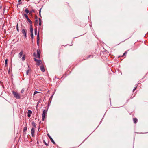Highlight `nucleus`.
<instances>
[{"label": "nucleus", "mask_w": 148, "mask_h": 148, "mask_svg": "<svg viewBox=\"0 0 148 148\" xmlns=\"http://www.w3.org/2000/svg\"><path fill=\"white\" fill-rule=\"evenodd\" d=\"M12 93L13 94L14 97L16 98L17 99H20L21 98L20 94L18 92H15L14 91H12Z\"/></svg>", "instance_id": "obj_1"}, {"label": "nucleus", "mask_w": 148, "mask_h": 148, "mask_svg": "<svg viewBox=\"0 0 148 148\" xmlns=\"http://www.w3.org/2000/svg\"><path fill=\"white\" fill-rule=\"evenodd\" d=\"M37 55H36V53H33V56L34 57H36V58H40V50L38 49L37 50Z\"/></svg>", "instance_id": "obj_2"}, {"label": "nucleus", "mask_w": 148, "mask_h": 148, "mask_svg": "<svg viewBox=\"0 0 148 148\" xmlns=\"http://www.w3.org/2000/svg\"><path fill=\"white\" fill-rule=\"evenodd\" d=\"M47 114V111L45 109L43 110V113L42 114V120L44 121V119L45 118V116H46Z\"/></svg>", "instance_id": "obj_3"}, {"label": "nucleus", "mask_w": 148, "mask_h": 148, "mask_svg": "<svg viewBox=\"0 0 148 148\" xmlns=\"http://www.w3.org/2000/svg\"><path fill=\"white\" fill-rule=\"evenodd\" d=\"M33 59L34 61L36 62V65L38 66L42 62V61L41 60H39L37 59H36V58H34Z\"/></svg>", "instance_id": "obj_4"}, {"label": "nucleus", "mask_w": 148, "mask_h": 148, "mask_svg": "<svg viewBox=\"0 0 148 148\" xmlns=\"http://www.w3.org/2000/svg\"><path fill=\"white\" fill-rule=\"evenodd\" d=\"M22 33L23 34V36L25 37L26 38L27 37L26 35V30L25 29H23L22 30Z\"/></svg>", "instance_id": "obj_5"}, {"label": "nucleus", "mask_w": 148, "mask_h": 148, "mask_svg": "<svg viewBox=\"0 0 148 148\" xmlns=\"http://www.w3.org/2000/svg\"><path fill=\"white\" fill-rule=\"evenodd\" d=\"M34 128L32 127L31 129V134L32 136V137H34Z\"/></svg>", "instance_id": "obj_6"}, {"label": "nucleus", "mask_w": 148, "mask_h": 148, "mask_svg": "<svg viewBox=\"0 0 148 148\" xmlns=\"http://www.w3.org/2000/svg\"><path fill=\"white\" fill-rule=\"evenodd\" d=\"M40 40V37H39V32L37 34V44L38 45L39 44V41Z\"/></svg>", "instance_id": "obj_7"}, {"label": "nucleus", "mask_w": 148, "mask_h": 148, "mask_svg": "<svg viewBox=\"0 0 148 148\" xmlns=\"http://www.w3.org/2000/svg\"><path fill=\"white\" fill-rule=\"evenodd\" d=\"M32 114V112L31 110H29L28 111L27 116L29 118L31 116Z\"/></svg>", "instance_id": "obj_8"}, {"label": "nucleus", "mask_w": 148, "mask_h": 148, "mask_svg": "<svg viewBox=\"0 0 148 148\" xmlns=\"http://www.w3.org/2000/svg\"><path fill=\"white\" fill-rule=\"evenodd\" d=\"M48 136L49 138H50V140L54 144H55V143L54 141V140H53L52 138H51V137L49 134H48Z\"/></svg>", "instance_id": "obj_9"}, {"label": "nucleus", "mask_w": 148, "mask_h": 148, "mask_svg": "<svg viewBox=\"0 0 148 148\" xmlns=\"http://www.w3.org/2000/svg\"><path fill=\"white\" fill-rule=\"evenodd\" d=\"M40 69L41 71H42L44 72L45 71V70L44 69V66L43 65H42L40 66Z\"/></svg>", "instance_id": "obj_10"}, {"label": "nucleus", "mask_w": 148, "mask_h": 148, "mask_svg": "<svg viewBox=\"0 0 148 148\" xmlns=\"http://www.w3.org/2000/svg\"><path fill=\"white\" fill-rule=\"evenodd\" d=\"M32 125V126L35 128L36 127V125L34 121H32L31 123Z\"/></svg>", "instance_id": "obj_11"}, {"label": "nucleus", "mask_w": 148, "mask_h": 148, "mask_svg": "<svg viewBox=\"0 0 148 148\" xmlns=\"http://www.w3.org/2000/svg\"><path fill=\"white\" fill-rule=\"evenodd\" d=\"M133 121L134 123L136 124L137 123L138 121V119L136 118H133Z\"/></svg>", "instance_id": "obj_12"}, {"label": "nucleus", "mask_w": 148, "mask_h": 148, "mask_svg": "<svg viewBox=\"0 0 148 148\" xmlns=\"http://www.w3.org/2000/svg\"><path fill=\"white\" fill-rule=\"evenodd\" d=\"M30 32L31 33H33V29L32 25H30Z\"/></svg>", "instance_id": "obj_13"}, {"label": "nucleus", "mask_w": 148, "mask_h": 148, "mask_svg": "<svg viewBox=\"0 0 148 148\" xmlns=\"http://www.w3.org/2000/svg\"><path fill=\"white\" fill-rule=\"evenodd\" d=\"M23 51H21V52L19 53V58H21L22 56V55H23Z\"/></svg>", "instance_id": "obj_14"}, {"label": "nucleus", "mask_w": 148, "mask_h": 148, "mask_svg": "<svg viewBox=\"0 0 148 148\" xmlns=\"http://www.w3.org/2000/svg\"><path fill=\"white\" fill-rule=\"evenodd\" d=\"M38 22V19H36L34 22V25L35 26L37 25V24Z\"/></svg>", "instance_id": "obj_15"}, {"label": "nucleus", "mask_w": 148, "mask_h": 148, "mask_svg": "<svg viewBox=\"0 0 148 148\" xmlns=\"http://www.w3.org/2000/svg\"><path fill=\"white\" fill-rule=\"evenodd\" d=\"M25 12L27 14L29 13V12L27 8H26L25 10Z\"/></svg>", "instance_id": "obj_16"}, {"label": "nucleus", "mask_w": 148, "mask_h": 148, "mask_svg": "<svg viewBox=\"0 0 148 148\" xmlns=\"http://www.w3.org/2000/svg\"><path fill=\"white\" fill-rule=\"evenodd\" d=\"M16 30L18 32H19V30L18 29V23H17L16 24Z\"/></svg>", "instance_id": "obj_17"}, {"label": "nucleus", "mask_w": 148, "mask_h": 148, "mask_svg": "<svg viewBox=\"0 0 148 148\" xmlns=\"http://www.w3.org/2000/svg\"><path fill=\"white\" fill-rule=\"evenodd\" d=\"M25 55H24L22 58V60L23 61H24L25 59Z\"/></svg>", "instance_id": "obj_18"}, {"label": "nucleus", "mask_w": 148, "mask_h": 148, "mask_svg": "<svg viewBox=\"0 0 148 148\" xmlns=\"http://www.w3.org/2000/svg\"><path fill=\"white\" fill-rule=\"evenodd\" d=\"M29 23L30 24H32V22L31 20L29 19V18L27 19Z\"/></svg>", "instance_id": "obj_19"}, {"label": "nucleus", "mask_w": 148, "mask_h": 148, "mask_svg": "<svg viewBox=\"0 0 148 148\" xmlns=\"http://www.w3.org/2000/svg\"><path fill=\"white\" fill-rule=\"evenodd\" d=\"M7 62H8V59H5V66L6 67L7 66Z\"/></svg>", "instance_id": "obj_20"}, {"label": "nucleus", "mask_w": 148, "mask_h": 148, "mask_svg": "<svg viewBox=\"0 0 148 148\" xmlns=\"http://www.w3.org/2000/svg\"><path fill=\"white\" fill-rule=\"evenodd\" d=\"M93 57V55H89L88 56V57L86 58V59H88V58H90L91 57L92 58Z\"/></svg>", "instance_id": "obj_21"}, {"label": "nucleus", "mask_w": 148, "mask_h": 148, "mask_svg": "<svg viewBox=\"0 0 148 148\" xmlns=\"http://www.w3.org/2000/svg\"><path fill=\"white\" fill-rule=\"evenodd\" d=\"M127 53V51H126L123 54V55L121 56L122 57H124L125 56V55Z\"/></svg>", "instance_id": "obj_22"}, {"label": "nucleus", "mask_w": 148, "mask_h": 148, "mask_svg": "<svg viewBox=\"0 0 148 148\" xmlns=\"http://www.w3.org/2000/svg\"><path fill=\"white\" fill-rule=\"evenodd\" d=\"M44 143L46 146H48L49 145V143H47L45 140L43 141Z\"/></svg>", "instance_id": "obj_23"}, {"label": "nucleus", "mask_w": 148, "mask_h": 148, "mask_svg": "<svg viewBox=\"0 0 148 148\" xmlns=\"http://www.w3.org/2000/svg\"><path fill=\"white\" fill-rule=\"evenodd\" d=\"M27 126L24 127L23 128V132H25L27 130Z\"/></svg>", "instance_id": "obj_24"}, {"label": "nucleus", "mask_w": 148, "mask_h": 148, "mask_svg": "<svg viewBox=\"0 0 148 148\" xmlns=\"http://www.w3.org/2000/svg\"><path fill=\"white\" fill-rule=\"evenodd\" d=\"M34 30H35V35H36V34H37V28H36Z\"/></svg>", "instance_id": "obj_25"}, {"label": "nucleus", "mask_w": 148, "mask_h": 148, "mask_svg": "<svg viewBox=\"0 0 148 148\" xmlns=\"http://www.w3.org/2000/svg\"><path fill=\"white\" fill-rule=\"evenodd\" d=\"M40 93V92L36 91L35 92H34V94H33V95L34 96L37 93Z\"/></svg>", "instance_id": "obj_26"}, {"label": "nucleus", "mask_w": 148, "mask_h": 148, "mask_svg": "<svg viewBox=\"0 0 148 148\" xmlns=\"http://www.w3.org/2000/svg\"><path fill=\"white\" fill-rule=\"evenodd\" d=\"M24 16L25 17V18H26V19H27L29 18L27 15L25 14H24Z\"/></svg>", "instance_id": "obj_27"}, {"label": "nucleus", "mask_w": 148, "mask_h": 148, "mask_svg": "<svg viewBox=\"0 0 148 148\" xmlns=\"http://www.w3.org/2000/svg\"><path fill=\"white\" fill-rule=\"evenodd\" d=\"M34 12V10H32L29 11V14H31L32 13Z\"/></svg>", "instance_id": "obj_28"}, {"label": "nucleus", "mask_w": 148, "mask_h": 148, "mask_svg": "<svg viewBox=\"0 0 148 148\" xmlns=\"http://www.w3.org/2000/svg\"><path fill=\"white\" fill-rule=\"evenodd\" d=\"M39 25L40 26L41 25V19L40 18H39Z\"/></svg>", "instance_id": "obj_29"}, {"label": "nucleus", "mask_w": 148, "mask_h": 148, "mask_svg": "<svg viewBox=\"0 0 148 148\" xmlns=\"http://www.w3.org/2000/svg\"><path fill=\"white\" fill-rule=\"evenodd\" d=\"M31 38L33 39V33H32L31 34Z\"/></svg>", "instance_id": "obj_30"}, {"label": "nucleus", "mask_w": 148, "mask_h": 148, "mask_svg": "<svg viewBox=\"0 0 148 148\" xmlns=\"http://www.w3.org/2000/svg\"><path fill=\"white\" fill-rule=\"evenodd\" d=\"M29 70H27V71L26 72V74L27 75H28V73H29Z\"/></svg>", "instance_id": "obj_31"}, {"label": "nucleus", "mask_w": 148, "mask_h": 148, "mask_svg": "<svg viewBox=\"0 0 148 148\" xmlns=\"http://www.w3.org/2000/svg\"><path fill=\"white\" fill-rule=\"evenodd\" d=\"M21 0H18V2L19 3L17 4V5H19L20 4H21L22 3L21 2Z\"/></svg>", "instance_id": "obj_32"}, {"label": "nucleus", "mask_w": 148, "mask_h": 148, "mask_svg": "<svg viewBox=\"0 0 148 148\" xmlns=\"http://www.w3.org/2000/svg\"><path fill=\"white\" fill-rule=\"evenodd\" d=\"M24 91V88L22 89L21 91V93H23Z\"/></svg>", "instance_id": "obj_33"}, {"label": "nucleus", "mask_w": 148, "mask_h": 148, "mask_svg": "<svg viewBox=\"0 0 148 148\" xmlns=\"http://www.w3.org/2000/svg\"><path fill=\"white\" fill-rule=\"evenodd\" d=\"M136 88H137V86L135 87L133 90V91H134L136 89Z\"/></svg>", "instance_id": "obj_34"}, {"label": "nucleus", "mask_w": 148, "mask_h": 148, "mask_svg": "<svg viewBox=\"0 0 148 148\" xmlns=\"http://www.w3.org/2000/svg\"><path fill=\"white\" fill-rule=\"evenodd\" d=\"M35 18L36 19H38V17L36 15H35Z\"/></svg>", "instance_id": "obj_35"}, {"label": "nucleus", "mask_w": 148, "mask_h": 148, "mask_svg": "<svg viewBox=\"0 0 148 148\" xmlns=\"http://www.w3.org/2000/svg\"><path fill=\"white\" fill-rule=\"evenodd\" d=\"M39 13H40V16H40V10L39 11Z\"/></svg>", "instance_id": "obj_36"}, {"label": "nucleus", "mask_w": 148, "mask_h": 148, "mask_svg": "<svg viewBox=\"0 0 148 148\" xmlns=\"http://www.w3.org/2000/svg\"><path fill=\"white\" fill-rule=\"evenodd\" d=\"M131 36H132V35H131V36L129 37V38H130V37H131Z\"/></svg>", "instance_id": "obj_37"}]
</instances>
